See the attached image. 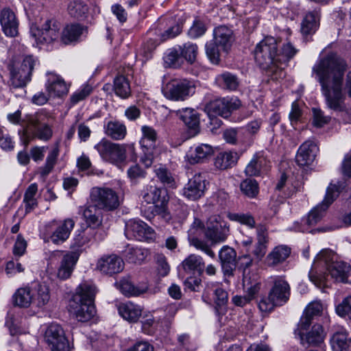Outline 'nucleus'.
Here are the masks:
<instances>
[{"mask_svg": "<svg viewBox=\"0 0 351 351\" xmlns=\"http://www.w3.org/2000/svg\"><path fill=\"white\" fill-rule=\"evenodd\" d=\"M348 69L346 61L335 55H328L313 67L328 108L343 112L346 110V96L343 93V82Z\"/></svg>", "mask_w": 351, "mask_h": 351, "instance_id": "nucleus-1", "label": "nucleus"}, {"mask_svg": "<svg viewBox=\"0 0 351 351\" xmlns=\"http://www.w3.org/2000/svg\"><path fill=\"white\" fill-rule=\"evenodd\" d=\"M334 252L322 250L315 257L309 272L310 280L317 286L324 284L328 276L338 282L351 283V266L342 261H334Z\"/></svg>", "mask_w": 351, "mask_h": 351, "instance_id": "nucleus-2", "label": "nucleus"}, {"mask_svg": "<svg viewBox=\"0 0 351 351\" xmlns=\"http://www.w3.org/2000/svg\"><path fill=\"white\" fill-rule=\"evenodd\" d=\"M95 293V287L86 283L81 284L77 288L69 301V311L77 321L85 322L94 317L96 311L93 302Z\"/></svg>", "mask_w": 351, "mask_h": 351, "instance_id": "nucleus-3", "label": "nucleus"}, {"mask_svg": "<svg viewBox=\"0 0 351 351\" xmlns=\"http://www.w3.org/2000/svg\"><path fill=\"white\" fill-rule=\"evenodd\" d=\"M29 131L32 132V138H37L47 142L53 136V127L56 120L54 114L45 109H41L34 114L27 116Z\"/></svg>", "mask_w": 351, "mask_h": 351, "instance_id": "nucleus-4", "label": "nucleus"}, {"mask_svg": "<svg viewBox=\"0 0 351 351\" xmlns=\"http://www.w3.org/2000/svg\"><path fill=\"white\" fill-rule=\"evenodd\" d=\"M291 288L282 277H277L274 280L273 285L268 295L263 297L258 302V306L261 311L268 313L276 306H281L289 300Z\"/></svg>", "mask_w": 351, "mask_h": 351, "instance_id": "nucleus-5", "label": "nucleus"}, {"mask_svg": "<svg viewBox=\"0 0 351 351\" xmlns=\"http://www.w3.org/2000/svg\"><path fill=\"white\" fill-rule=\"evenodd\" d=\"M254 53L256 62L263 69H270L272 66H278V45L274 37L268 36L259 42Z\"/></svg>", "mask_w": 351, "mask_h": 351, "instance_id": "nucleus-6", "label": "nucleus"}, {"mask_svg": "<svg viewBox=\"0 0 351 351\" xmlns=\"http://www.w3.org/2000/svg\"><path fill=\"white\" fill-rule=\"evenodd\" d=\"M127 147L134 149L133 145L118 144L105 138L94 147L104 161L114 165H119L125 160Z\"/></svg>", "mask_w": 351, "mask_h": 351, "instance_id": "nucleus-7", "label": "nucleus"}, {"mask_svg": "<svg viewBox=\"0 0 351 351\" xmlns=\"http://www.w3.org/2000/svg\"><path fill=\"white\" fill-rule=\"evenodd\" d=\"M230 234V225L219 215L211 216L204 230L205 237L210 242V246L224 242Z\"/></svg>", "mask_w": 351, "mask_h": 351, "instance_id": "nucleus-8", "label": "nucleus"}, {"mask_svg": "<svg viewBox=\"0 0 351 351\" xmlns=\"http://www.w3.org/2000/svg\"><path fill=\"white\" fill-rule=\"evenodd\" d=\"M90 197L96 207L107 211L117 209L120 204L117 192L108 187H93Z\"/></svg>", "mask_w": 351, "mask_h": 351, "instance_id": "nucleus-9", "label": "nucleus"}, {"mask_svg": "<svg viewBox=\"0 0 351 351\" xmlns=\"http://www.w3.org/2000/svg\"><path fill=\"white\" fill-rule=\"evenodd\" d=\"M339 195V186L330 184L321 204L313 208L304 221L309 226L317 224L324 217L326 210Z\"/></svg>", "mask_w": 351, "mask_h": 351, "instance_id": "nucleus-10", "label": "nucleus"}, {"mask_svg": "<svg viewBox=\"0 0 351 351\" xmlns=\"http://www.w3.org/2000/svg\"><path fill=\"white\" fill-rule=\"evenodd\" d=\"M241 104L240 100L236 97L218 98L207 103L204 110L210 117L219 115L223 118H228L232 111L241 106Z\"/></svg>", "mask_w": 351, "mask_h": 351, "instance_id": "nucleus-11", "label": "nucleus"}, {"mask_svg": "<svg viewBox=\"0 0 351 351\" xmlns=\"http://www.w3.org/2000/svg\"><path fill=\"white\" fill-rule=\"evenodd\" d=\"M195 85L186 79L173 80L167 84L165 97L173 101H184L194 93Z\"/></svg>", "mask_w": 351, "mask_h": 351, "instance_id": "nucleus-12", "label": "nucleus"}, {"mask_svg": "<svg viewBox=\"0 0 351 351\" xmlns=\"http://www.w3.org/2000/svg\"><path fill=\"white\" fill-rule=\"evenodd\" d=\"M45 338L50 351H70L69 341L60 325H50L45 332Z\"/></svg>", "mask_w": 351, "mask_h": 351, "instance_id": "nucleus-13", "label": "nucleus"}, {"mask_svg": "<svg viewBox=\"0 0 351 351\" xmlns=\"http://www.w3.org/2000/svg\"><path fill=\"white\" fill-rule=\"evenodd\" d=\"M61 25L55 20H47L42 26L31 28V35L40 44L50 43L59 38Z\"/></svg>", "mask_w": 351, "mask_h": 351, "instance_id": "nucleus-14", "label": "nucleus"}, {"mask_svg": "<svg viewBox=\"0 0 351 351\" xmlns=\"http://www.w3.org/2000/svg\"><path fill=\"white\" fill-rule=\"evenodd\" d=\"M142 196L143 200L147 204H156L160 202V205H156L155 212L167 219L169 217L166 205L167 200L165 196L162 197V190L155 185H147L143 192Z\"/></svg>", "mask_w": 351, "mask_h": 351, "instance_id": "nucleus-15", "label": "nucleus"}, {"mask_svg": "<svg viewBox=\"0 0 351 351\" xmlns=\"http://www.w3.org/2000/svg\"><path fill=\"white\" fill-rule=\"evenodd\" d=\"M203 222L199 219H195L189 230V241L191 245L193 246L198 250H201L206 254L214 258L215 257V252L212 250L211 247L207 241L198 238L203 231L205 230Z\"/></svg>", "mask_w": 351, "mask_h": 351, "instance_id": "nucleus-16", "label": "nucleus"}, {"mask_svg": "<svg viewBox=\"0 0 351 351\" xmlns=\"http://www.w3.org/2000/svg\"><path fill=\"white\" fill-rule=\"evenodd\" d=\"M80 252H68L65 254L62 251H54L51 253V257L60 258L62 260L58 269L57 276L61 280L69 278L79 259Z\"/></svg>", "mask_w": 351, "mask_h": 351, "instance_id": "nucleus-17", "label": "nucleus"}, {"mask_svg": "<svg viewBox=\"0 0 351 351\" xmlns=\"http://www.w3.org/2000/svg\"><path fill=\"white\" fill-rule=\"evenodd\" d=\"M125 234L128 239L142 241L152 239L154 231L144 221L130 219L125 223Z\"/></svg>", "mask_w": 351, "mask_h": 351, "instance_id": "nucleus-18", "label": "nucleus"}, {"mask_svg": "<svg viewBox=\"0 0 351 351\" xmlns=\"http://www.w3.org/2000/svg\"><path fill=\"white\" fill-rule=\"evenodd\" d=\"M124 269V262L119 256L112 254L104 255L96 264V269L101 274L112 276L121 272Z\"/></svg>", "mask_w": 351, "mask_h": 351, "instance_id": "nucleus-19", "label": "nucleus"}, {"mask_svg": "<svg viewBox=\"0 0 351 351\" xmlns=\"http://www.w3.org/2000/svg\"><path fill=\"white\" fill-rule=\"evenodd\" d=\"M205 178L200 173L190 178L183 189V195L190 200H197L204 194L206 189Z\"/></svg>", "mask_w": 351, "mask_h": 351, "instance_id": "nucleus-20", "label": "nucleus"}, {"mask_svg": "<svg viewBox=\"0 0 351 351\" xmlns=\"http://www.w3.org/2000/svg\"><path fill=\"white\" fill-rule=\"evenodd\" d=\"M0 25L7 36L15 37L19 34V21L15 13L10 8H3L1 11Z\"/></svg>", "mask_w": 351, "mask_h": 351, "instance_id": "nucleus-21", "label": "nucleus"}, {"mask_svg": "<svg viewBox=\"0 0 351 351\" xmlns=\"http://www.w3.org/2000/svg\"><path fill=\"white\" fill-rule=\"evenodd\" d=\"M45 87L48 95L51 97H62L69 92V86L64 79L53 73H48Z\"/></svg>", "mask_w": 351, "mask_h": 351, "instance_id": "nucleus-22", "label": "nucleus"}, {"mask_svg": "<svg viewBox=\"0 0 351 351\" xmlns=\"http://www.w3.org/2000/svg\"><path fill=\"white\" fill-rule=\"evenodd\" d=\"M317 147L313 141H306L299 147L296 156V163L300 167H308L314 161Z\"/></svg>", "mask_w": 351, "mask_h": 351, "instance_id": "nucleus-23", "label": "nucleus"}, {"mask_svg": "<svg viewBox=\"0 0 351 351\" xmlns=\"http://www.w3.org/2000/svg\"><path fill=\"white\" fill-rule=\"evenodd\" d=\"M269 161L263 152L256 153L247 165L245 173L247 176H260L268 170Z\"/></svg>", "mask_w": 351, "mask_h": 351, "instance_id": "nucleus-24", "label": "nucleus"}, {"mask_svg": "<svg viewBox=\"0 0 351 351\" xmlns=\"http://www.w3.org/2000/svg\"><path fill=\"white\" fill-rule=\"evenodd\" d=\"M31 295L32 297V308H43L50 300L49 289L45 284L32 283L31 285Z\"/></svg>", "mask_w": 351, "mask_h": 351, "instance_id": "nucleus-25", "label": "nucleus"}, {"mask_svg": "<svg viewBox=\"0 0 351 351\" xmlns=\"http://www.w3.org/2000/svg\"><path fill=\"white\" fill-rule=\"evenodd\" d=\"M237 252L228 245H224L219 252V258L221 268L226 276H233V271L236 268Z\"/></svg>", "mask_w": 351, "mask_h": 351, "instance_id": "nucleus-26", "label": "nucleus"}, {"mask_svg": "<svg viewBox=\"0 0 351 351\" xmlns=\"http://www.w3.org/2000/svg\"><path fill=\"white\" fill-rule=\"evenodd\" d=\"M214 153L211 145L202 143L194 147H191L187 152L185 158L191 165L202 162L205 159L212 156Z\"/></svg>", "mask_w": 351, "mask_h": 351, "instance_id": "nucleus-27", "label": "nucleus"}, {"mask_svg": "<svg viewBox=\"0 0 351 351\" xmlns=\"http://www.w3.org/2000/svg\"><path fill=\"white\" fill-rule=\"evenodd\" d=\"M300 343L304 346H315L323 342L325 332L323 326L319 324H314L310 331L299 337Z\"/></svg>", "mask_w": 351, "mask_h": 351, "instance_id": "nucleus-28", "label": "nucleus"}, {"mask_svg": "<svg viewBox=\"0 0 351 351\" xmlns=\"http://www.w3.org/2000/svg\"><path fill=\"white\" fill-rule=\"evenodd\" d=\"M117 309L120 316L130 323L137 322L143 313L141 306L131 302L119 304Z\"/></svg>", "mask_w": 351, "mask_h": 351, "instance_id": "nucleus-29", "label": "nucleus"}, {"mask_svg": "<svg viewBox=\"0 0 351 351\" xmlns=\"http://www.w3.org/2000/svg\"><path fill=\"white\" fill-rule=\"evenodd\" d=\"M104 132L114 141H121L125 137L127 128L125 124L119 121L110 120L104 123Z\"/></svg>", "mask_w": 351, "mask_h": 351, "instance_id": "nucleus-30", "label": "nucleus"}, {"mask_svg": "<svg viewBox=\"0 0 351 351\" xmlns=\"http://www.w3.org/2000/svg\"><path fill=\"white\" fill-rule=\"evenodd\" d=\"M213 42L223 51H228L233 42V32L226 26H219L213 31Z\"/></svg>", "mask_w": 351, "mask_h": 351, "instance_id": "nucleus-31", "label": "nucleus"}, {"mask_svg": "<svg viewBox=\"0 0 351 351\" xmlns=\"http://www.w3.org/2000/svg\"><path fill=\"white\" fill-rule=\"evenodd\" d=\"M22 118L21 111L17 110L14 112L9 113L7 116L8 120L12 124L21 125L23 128L19 131L21 141L25 145H28L30 142L29 134V125L27 124V116Z\"/></svg>", "mask_w": 351, "mask_h": 351, "instance_id": "nucleus-32", "label": "nucleus"}, {"mask_svg": "<svg viewBox=\"0 0 351 351\" xmlns=\"http://www.w3.org/2000/svg\"><path fill=\"white\" fill-rule=\"evenodd\" d=\"M74 226L75 221L72 219H66L51 235V241L55 244L62 243L69 238Z\"/></svg>", "mask_w": 351, "mask_h": 351, "instance_id": "nucleus-33", "label": "nucleus"}, {"mask_svg": "<svg viewBox=\"0 0 351 351\" xmlns=\"http://www.w3.org/2000/svg\"><path fill=\"white\" fill-rule=\"evenodd\" d=\"M120 291L126 296H138L148 290L147 282L135 286L129 278H122L119 282Z\"/></svg>", "mask_w": 351, "mask_h": 351, "instance_id": "nucleus-34", "label": "nucleus"}, {"mask_svg": "<svg viewBox=\"0 0 351 351\" xmlns=\"http://www.w3.org/2000/svg\"><path fill=\"white\" fill-rule=\"evenodd\" d=\"M87 33L86 27L77 23L67 25L62 33V40L65 44L77 40L80 37Z\"/></svg>", "mask_w": 351, "mask_h": 351, "instance_id": "nucleus-35", "label": "nucleus"}, {"mask_svg": "<svg viewBox=\"0 0 351 351\" xmlns=\"http://www.w3.org/2000/svg\"><path fill=\"white\" fill-rule=\"evenodd\" d=\"M182 267L186 273L197 271L202 274L204 268V262L202 256L192 254L182 261Z\"/></svg>", "mask_w": 351, "mask_h": 351, "instance_id": "nucleus-36", "label": "nucleus"}, {"mask_svg": "<svg viewBox=\"0 0 351 351\" xmlns=\"http://www.w3.org/2000/svg\"><path fill=\"white\" fill-rule=\"evenodd\" d=\"M319 16L317 12H310L306 14L301 23V32L304 35L314 34L319 26Z\"/></svg>", "mask_w": 351, "mask_h": 351, "instance_id": "nucleus-37", "label": "nucleus"}, {"mask_svg": "<svg viewBox=\"0 0 351 351\" xmlns=\"http://www.w3.org/2000/svg\"><path fill=\"white\" fill-rule=\"evenodd\" d=\"M215 82L220 88L228 90H235L239 84L237 75L230 72H224L217 75Z\"/></svg>", "mask_w": 351, "mask_h": 351, "instance_id": "nucleus-38", "label": "nucleus"}, {"mask_svg": "<svg viewBox=\"0 0 351 351\" xmlns=\"http://www.w3.org/2000/svg\"><path fill=\"white\" fill-rule=\"evenodd\" d=\"M14 304L23 308L32 306V297L31 295V285L19 288L13 295Z\"/></svg>", "mask_w": 351, "mask_h": 351, "instance_id": "nucleus-39", "label": "nucleus"}, {"mask_svg": "<svg viewBox=\"0 0 351 351\" xmlns=\"http://www.w3.org/2000/svg\"><path fill=\"white\" fill-rule=\"evenodd\" d=\"M291 249L286 245H278L267 255V260L269 265H276L285 261L289 256Z\"/></svg>", "mask_w": 351, "mask_h": 351, "instance_id": "nucleus-40", "label": "nucleus"}, {"mask_svg": "<svg viewBox=\"0 0 351 351\" xmlns=\"http://www.w3.org/2000/svg\"><path fill=\"white\" fill-rule=\"evenodd\" d=\"M142 330L145 334L153 335L162 329V324L160 319H156L153 315L147 313L143 315Z\"/></svg>", "mask_w": 351, "mask_h": 351, "instance_id": "nucleus-41", "label": "nucleus"}, {"mask_svg": "<svg viewBox=\"0 0 351 351\" xmlns=\"http://www.w3.org/2000/svg\"><path fill=\"white\" fill-rule=\"evenodd\" d=\"M180 119L189 128L196 129L199 123V118L196 110L192 108L178 110L176 112Z\"/></svg>", "mask_w": 351, "mask_h": 351, "instance_id": "nucleus-42", "label": "nucleus"}, {"mask_svg": "<svg viewBox=\"0 0 351 351\" xmlns=\"http://www.w3.org/2000/svg\"><path fill=\"white\" fill-rule=\"evenodd\" d=\"M96 234V230L92 227H86L84 229L77 230L74 237L73 247H82L91 242Z\"/></svg>", "mask_w": 351, "mask_h": 351, "instance_id": "nucleus-43", "label": "nucleus"}, {"mask_svg": "<svg viewBox=\"0 0 351 351\" xmlns=\"http://www.w3.org/2000/svg\"><path fill=\"white\" fill-rule=\"evenodd\" d=\"M237 159L238 156L235 152H221L215 158V165L218 169H226L234 165Z\"/></svg>", "mask_w": 351, "mask_h": 351, "instance_id": "nucleus-44", "label": "nucleus"}, {"mask_svg": "<svg viewBox=\"0 0 351 351\" xmlns=\"http://www.w3.org/2000/svg\"><path fill=\"white\" fill-rule=\"evenodd\" d=\"M143 136L140 141L142 148L155 149L158 138L156 131L151 126L143 125L141 128Z\"/></svg>", "mask_w": 351, "mask_h": 351, "instance_id": "nucleus-45", "label": "nucleus"}, {"mask_svg": "<svg viewBox=\"0 0 351 351\" xmlns=\"http://www.w3.org/2000/svg\"><path fill=\"white\" fill-rule=\"evenodd\" d=\"M59 153V145L58 143H56L49 151L47 156L45 165L40 169V173L42 177H46L52 171L57 162Z\"/></svg>", "mask_w": 351, "mask_h": 351, "instance_id": "nucleus-46", "label": "nucleus"}, {"mask_svg": "<svg viewBox=\"0 0 351 351\" xmlns=\"http://www.w3.org/2000/svg\"><path fill=\"white\" fill-rule=\"evenodd\" d=\"M114 90L115 94L123 98H128L131 93L128 80L123 75L117 76L114 80Z\"/></svg>", "mask_w": 351, "mask_h": 351, "instance_id": "nucleus-47", "label": "nucleus"}, {"mask_svg": "<svg viewBox=\"0 0 351 351\" xmlns=\"http://www.w3.org/2000/svg\"><path fill=\"white\" fill-rule=\"evenodd\" d=\"M331 346L335 351H345L350 346L346 330L336 332L331 337Z\"/></svg>", "mask_w": 351, "mask_h": 351, "instance_id": "nucleus-48", "label": "nucleus"}, {"mask_svg": "<svg viewBox=\"0 0 351 351\" xmlns=\"http://www.w3.org/2000/svg\"><path fill=\"white\" fill-rule=\"evenodd\" d=\"M31 80L28 72H23L19 69H13L10 72V86L13 88H22Z\"/></svg>", "mask_w": 351, "mask_h": 351, "instance_id": "nucleus-49", "label": "nucleus"}, {"mask_svg": "<svg viewBox=\"0 0 351 351\" xmlns=\"http://www.w3.org/2000/svg\"><path fill=\"white\" fill-rule=\"evenodd\" d=\"M147 252L141 247H128L126 250L125 258L132 263L141 264L146 258Z\"/></svg>", "mask_w": 351, "mask_h": 351, "instance_id": "nucleus-50", "label": "nucleus"}, {"mask_svg": "<svg viewBox=\"0 0 351 351\" xmlns=\"http://www.w3.org/2000/svg\"><path fill=\"white\" fill-rule=\"evenodd\" d=\"M227 217L231 221L239 222L250 228L255 227V219L250 213H228L227 214Z\"/></svg>", "mask_w": 351, "mask_h": 351, "instance_id": "nucleus-51", "label": "nucleus"}, {"mask_svg": "<svg viewBox=\"0 0 351 351\" xmlns=\"http://www.w3.org/2000/svg\"><path fill=\"white\" fill-rule=\"evenodd\" d=\"M181 56L188 62L193 64L197 55V46L192 43H184L182 46H179Z\"/></svg>", "mask_w": 351, "mask_h": 351, "instance_id": "nucleus-52", "label": "nucleus"}, {"mask_svg": "<svg viewBox=\"0 0 351 351\" xmlns=\"http://www.w3.org/2000/svg\"><path fill=\"white\" fill-rule=\"evenodd\" d=\"M88 10L87 5L81 0H74L68 6V11L71 16L80 18L84 16Z\"/></svg>", "mask_w": 351, "mask_h": 351, "instance_id": "nucleus-53", "label": "nucleus"}, {"mask_svg": "<svg viewBox=\"0 0 351 351\" xmlns=\"http://www.w3.org/2000/svg\"><path fill=\"white\" fill-rule=\"evenodd\" d=\"M336 313L341 318L351 321V296H348L335 306Z\"/></svg>", "mask_w": 351, "mask_h": 351, "instance_id": "nucleus-54", "label": "nucleus"}, {"mask_svg": "<svg viewBox=\"0 0 351 351\" xmlns=\"http://www.w3.org/2000/svg\"><path fill=\"white\" fill-rule=\"evenodd\" d=\"M84 217L88 225V227L95 228L101 223V216L99 213L97 212V209L95 207H88L86 208L84 211Z\"/></svg>", "mask_w": 351, "mask_h": 351, "instance_id": "nucleus-55", "label": "nucleus"}, {"mask_svg": "<svg viewBox=\"0 0 351 351\" xmlns=\"http://www.w3.org/2000/svg\"><path fill=\"white\" fill-rule=\"evenodd\" d=\"M206 26L204 22L199 17L193 21L192 26L188 31V35L191 38H197L203 36L206 32Z\"/></svg>", "mask_w": 351, "mask_h": 351, "instance_id": "nucleus-56", "label": "nucleus"}, {"mask_svg": "<svg viewBox=\"0 0 351 351\" xmlns=\"http://www.w3.org/2000/svg\"><path fill=\"white\" fill-rule=\"evenodd\" d=\"M241 191L249 197H254L258 193V184L255 180L246 179L240 185Z\"/></svg>", "mask_w": 351, "mask_h": 351, "instance_id": "nucleus-57", "label": "nucleus"}, {"mask_svg": "<svg viewBox=\"0 0 351 351\" xmlns=\"http://www.w3.org/2000/svg\"><path fill=\"white\" fill-rule=\"evenodd\" d=\"M92 90L93 88L91 86L88 84L83 85L71 95L70 101L71 104L73 106L83 101L91 93Z\"/></svg>", "mask_w": 351, "mask_h": 351, "instance_id": "nucleus-58", "label": "nucleus"}, {"mask_svg": "<svg viewBox=\"0 0 351 351\" xmlns=\"http://www.w3.org/2000/svg\"><path fill=\"white\" fill-rule=\"evenodd\" d=\"M298 50L290 43L283 45L280 53H278V60L279 62H286L291 59Z\"/></svg>", "mask_w": 351, "mask_h": 351, "instance_id": "nucleus-59", "label": "nucleus"}, {"mask_svg": "<svg viewBox=\"0 0 351 351\" xmlns=\"http://www.w3.org/2000/svg\"><path fill=\"white\" fill-rule=\"evenodd\" d=\"M155 173L163 184L169 187H173L175 185L174 179L167 169L163 167L157 168L155 169Z\"/></svg>", "mask_w": 351, "mask_h": 351, "instance_id": "nucleus-60", "label": "nucleus"}, {"mask_svg": "<svg viewBox=\"0 0 351 351\" xmlns=\"http://www.w3.org/2000/svg\"><path fill=\"white\" fill-rule=\"evenodd\" d=\"M181 57L180 49H173L167 53L164 60L165 64L169 66L178 67L180 66V60Z\"/></svg>", "mask_w": 351, "mask_h": 351, "instance_id": "nucleus-61", "label": "nucleus"}, {"mask_svg": "<svg viewBox=\"0 0 351 351\" xmlns=\"http://www.w3.org/2000/svg\"><path fill=\"white\" fill-rule=\"evenodd\" d=\"M252 264V258L249 254H245L239 257V267L243 270V283L245 285L250 284V276L246 273V269Z\"/></svg>", "mask_w": 351, "mask_h": 351, "instance_id": "nucleus-62", "label": "nucleus"}, {"mask_svg": "<svg viewBox=\"0 0 351 351\" xmlns=\"http://www.w3.org/2000/svg\"><path fill=\"white\" fill-rule=\"evenodd\" d=\"M219 47H220L212 41L206 45V55L210 62L215 64H218L220 61Z\"/></svg>", "mask_w": 351, "mask_h": 351, "instance_id": "nucleus-63", "label": "nucleus"}, {"mask_svg": "<svg viewBox=\"0 0 351 351\" xmlns=\"http://www.w3.org/2000/svg\"><path fill=\"white\" fill-rule=\"evenodd\" d=\"M313 320V318L303 313L298 325L297 328L294 330L295 335L301 336L306 331Z\"/></svg>", "mask_w": 351, "mask_h": 351, "instance_id": "nucleus-64", "label": "nucleus"}]
</instances>
